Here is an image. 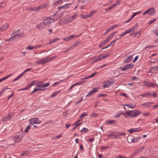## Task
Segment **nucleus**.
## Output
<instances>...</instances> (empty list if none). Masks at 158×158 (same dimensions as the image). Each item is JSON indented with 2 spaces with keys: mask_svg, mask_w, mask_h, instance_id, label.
Wrapping results in <instances>:
<instances>
[{
  "mask_svg": "<svg viewBox=\"0 0 158 158\" xmlns=\"http://www.w3.org/2000/svg\"><path fill=\"white\" fill-rule=\"evenodd\" d=\"M141 113V112L139 111L138 110H134L127 112L124 113L123 115L126 117H127V115L129 117L132 118L136 117Z\"/></svg>",
  "mask_w": 158,
  "mask_h": 158,
  "instance_id": "f257e3e1",
  "label": "nucleus"
},
{
  "mask_svg": "<svg viewBox=\"0 0 158 158\" xmlns=\"http://www.w3.org/2000/svg\"><path fill=\"white\" fill-rule=\"evenodd\" d=\"M23 135H22L19 134L16 135L13 138V140L15 142L19 143L20 142L23 138Z\"/></svg>",
  "mask_w": 158,
  "mask_h": 158,
  "instance_id": "f03ea898",
  "label": "nucleus"
},
{
  "mask_svg": "<svg viewBox=\"0 0 158 158\" xmlns=\"http://www.w3.org/2000/svg\"><path fill=\"white\" fill-rule=\"evenodd\" d=\"M29 123L31 124L40 123L41 121L37 118H31L29 120Z\"/></svg>",
  "mask_w": 158,
  "mask_h": 158,
  "instance_id": "7ed1b4c3",
  "label": "nucleus"
},
{
  "mask_svg": "<svg viewBox=\"0 0 158 158\" xmlns=\"http://www.w3.org/2000/svg\"><path fill=\"white\" fill-rule=\"evenodd\" d=\"M14 115L12 113L9 114L7 116L3 117L2 118L3 122H7L9 121L11 118L13 117Z\"/></svg>",
  "mask_w": 158,
  "mask_h": 158,
  "instance_id": "20e7f679",
  "label": "nucleus"
},
{
  "mask_svg": "<svg viewBox=\"0 0 158 158\" xmlns=\"http://www.w3.org/2000/svg\"><path fill=\"white\" fill-rule=\"evenodd\" d=\"M140 96L143 97H146L147 96H153L154 98H156L157 97V94L155 92L153 94L151 92H148L143 94H141Z\"/></svg>",
  "mask_w": 158,
  "mask_h": 158,
  "instance_id": "39448f33",
  "label": "nucleus"
},
{
  "mask_svg": "<svg viewBox=\"0 0 158 158\" xmlns=\"http://www.w3.org/2000/svg\"><path fill=\"white\" fill-rule=\"evenodd\" d=\"M133 66L134 65L132 64H128L123 66L122 70L123 71H124L126 70H127L129 69L132 68Z\"/></svg>",
  "mask_w": 158,
  "mask_h": 158,
  "instance_id": "423d86ee",
  "label": "nucleus"
},
{
  "mask_svg": "<svg viewBox=\"0 0 158 158\" xmlns=\"http://www.w3.org/2000/svg\"><path fill=\"white\" fill-rule=\"evenodd\" d=\"M144 148V147H142L139 148L135 149L134 150V152L133 153L134 155H136L140 153L143 151V150Z\"/></svg>",
  "mask_w": 158,
  "mask_h": 158,
  "instance_id": "0eeeda50",
  "label": "nucleus"
},
{
  "mask_svg": "<svg viewBox=\"0 0 158 158\" xmlns=\"http://www.w3.org/2000/svg\"><path fill=\"white\" fill-rule=\"evenodd\" d=\"M148 14L150 15H153L156 12L155 9L153 8H151L148 9Z\"/></svg>",
  "mask_w": 158,
  "mask_h": 158,
  "instance_id": "6e6552de",
  "label": "nucleus"
},
{
  "mask_svg": "<svg viewBox=\"0 0 158 158\" xmlns=\"http://www.w3.org/2000/svg\"><path fill=\"white\" fill-rule=\"evenodd\" d=\"M98 90L96 88H93L91 91L89 92V94L86 95V97H90L94 93L98 92Z\"/></svg>",
  "mask_w": 158,
  "mask_h": 158,
  "instance_id": "1a4fd4ad",
  "label": "nucleus"
},
{
  "mask_svg": "<svg viewBox=\"0 0 158 158\" xmlns=\"http://www.w3.org/2000/svg\"><path fill=\"white\" fill-rule=\"evenodd\" d=\"M127 140L129 143H131L132 142L135 143L136 142L137 140L136 139L132 136L129 137L127 138Z\"/></svg>",
  "mask_w": 158,
  "mask_h": 158,
  "instance_id": "9d476101",
  "label": "nucleus"
},
{
  "mask_svg": "<svg viewBox=\"0 0 158 158\" xmlns=\"http://www.w3.org/2000/svg\"><path fill=\"white\" fill-rule=\"evenodd\" d=\"M9 24L7 23L5 24L2 27H0V30L4 31L6 30L8 27Z\"/></svg>",
  "mask_w": 158,
  "mask_h": 158,
  "instance_id": "9b49d317",
  "label": "nucleus"
},
{
  "mask_svg": "<svg viewBox=\"0 0 158 158\" xmlns=\"http://www.w3.org/2000/svg\"><path fill=\"white\" fill-rule=\"evenodd\" d=\"M94 12L93 11L91 12V13L85 15H81V17L83 19H85L88 18L92 16L94 14Z\"/></svg>",
  "mask_w": 158,
  "mask_h": 158,
  "instance_id": "f8f14e48",
  "label": "nucleus"
},
{
  "mask_svg": "<svg viewBox=\"0 0 158 158\" xmlns=\"http://www.w3.org/2000/svg\"><path fill=\"white\" fill-rule=\"evenodd\" d=\"M75 36L76 35H72L70 36L64 38L63 40L65 41H69L72 38L75 37Z\"/></svg>",
  "mask_w": 158,
  "mask_h": 158,
  "instance_id": "ddd939ff",
  "label": "nucleus"
},
{
  "mask_svg": "<svg viewBox=\"0 0 158 158\" xmlns=\"http://www.w3.org/2000/svg\"><path fill=\"white\" fill-rule=\"evenodd\" d=\"M49 58H50V57H48L45 58L44 59H40L41 61V64H44L50 61V60H48V59Z\"/></svg>",
  "mask_w": 158,
  "mask_h": 158,
  "instance_id": "4468645a",
  "label": "nucleus"
},
{
  "mask_svg": "<svg viewBox=\"0 0 158 158\" xmlns=\"http://www.w3.org/2000/svg\"><path fill=\"white\" fill-rule=\"evenodd\" d=\"M25 35V34H24L22 32L20 34H17L14 35L13 36V37L14 38H19L20 37H23Z\"/></svg>",
  "mask_w": 158,
  "mask_h": 158,
  "instance_id": "2eb2a0df",
  "label": "nucleus"
},
{
  "mask_svg": "<svg viewBox=\"0 0 158 158\" xmlns=\"http://www.w3.org/2000/svg\"><path fill=\"white\" fill-rule=\"evenodd\" d=\"M48 3H44L43 4H42L39 6H38V8L39 10H41L43 9H44L48 5V4H47Z\"/></svg>",
  "mask_w": 158,
  "mask_h": 158,
  "instance_id": "dca6fc26",
  "label": "nucleus"
},
{
  "mask_svg": "<svg viewBox=\"0 0 158 158\" xmlns=\"http://www.w3.org/2000/svg\"><path fill=\"white\" fill-rule=\"evenodd\" d=\"M43 22L45 25H48L51 24V20L50 19H45L44 20Z\"/></svg>",
  "mask_w": 158,
  "mask_h": 158,
  "instance_id": "f3484780",
  "label": "nucleus"
},
{
  "mask_svg": "<svg viewBox=\"0 0 158 158\" xmlns=\"http://www.w3.org/2000/svg\"><path fill=\"white\" fill-rule=\"evenodd\" d=\"M45 24H44V22H43L40 23H39L37 25V27L39 29H42L44 27Z\"/></svg>",
  "mask_w": 158,
  "mask_h": 158,
  "instance_id": "a211bd4d",
  "label": "nucleus"
},
{
  "mask_svg": "<svg viewBox=\"0 0 158 158\" xmlns=\"http://www.w3.org/2000/svg\"><path fill=\"white\" fill-rule=\"evenodd\" d=\"M132 56H130L124 60V63H126L129 62L132 60Z\"/></svg>",
  "mask_w": 158,
  "mask_h": 158,
  "instance_id": "6ab92c4d",
  "label": "nucleus"
},
{
  "mask_svg": "<svg viewBox=\"0 0 158 158\" xmlns=\"http://www.w3.org/2000/svg\"><path fill=\"white\" fill-rule=\"evenodd\" d=\"M113 82H110V81H107L105 83V84L103 85V87L104 88H107L109 86H110L112 84Z\"/></svg>",
  "mask_w": 158,
  "mask_h": 158,
  "instance_id": "aec40b11",
  "label": "nucleus"
},
{
  "mask_svg": "<svg viewBox=\"0 0 158 158\" xmlns=\"http://www.w3.org/2000/svg\"><path fill=\"white\" fill-rule=\"evenodd\" d=\"M151 70L152 71L151 72H156L157 71H158V66H155L152 67H151Z\"/></svg>",
  "mask_w": 158,
  "mask_h": 158,
  "instance_id": "412c9836",
  "label": "nucleus"
},
{
  "mask_svg": "<svg viewBox=\"0 0 158 158\" xmlns=\"http://www.w3.org/2000/svg\"><path fill=\"white\" fill-rule=\"evenodd\" d=\"M152 104L153 103L150 102H148L145 103H144L142 104V106H146V107H151V104Z\"/></svg>",
  "mask_w": 158,
  "mask_h": 158,
  "instance_id": "4be33fe9",
  "label": "nucleus"
},
{
  "mask_svg": "<svg viewBox=\"0 0 158 158\" xmlns=\"http://www.w3.org/2000/svg\"><path fill=\"white\" fill-rule=\"evenodd\" d=\"M73 21V19L71 17H69L64 20V22L66 23H70Z\"/></svg>",
  "mask_w": 158,
  "mask_h": 158,
  "instance_id": "5701e85b",
  "label": "nucleus"
},
{
  "mask_svg": "<svg viewBox=\"0 0 158 158\" xmlns=\"http://www.w3.org/2000/svg\"><path fill=\"white\" fill-rule=\"evenodd\" d=\"M114 123H116V121H114L112 120H109L106 121V124H111Z\"/></svg>",
  "mask_w": 158,
  "mask_h": 158,
  "instance_id": "b1692460",
  "label": "nucleus"
},
{
  "mask_svg": "<svg viewBox=\"0 0 158 158\" xmlns=\"http://www.w3.org/2000/svg\"><path fill=\"white\" fill-rule=\"evenodd\" d=\"M70 4L69 3H68V4H66L63 6H61L60 7H58V9L59 10H60V9H64V8H67L68 7L67 6V5H70Z\"/></svg>",
  "mask_w": 158,
  "mask_h": 158,
  "instance_id": "393cba45",
  "label": "nucleus"
},
{
  "mask_svg": "<svg viewBox=\"0 0 158 158\" xmlns=\"http://www.w3.org/2000/svg\"><path fill=\"white\" fill-rule=\"evenodd\" d=\"M59 40V39L58 38H57L56 39H54L53 40H51L49 42L48 44H50L52 43H54Z\"/></svg>",
  "mask_w": 158,
  "mask_h": 158,
  "instance_id": "a878e982",
  "label": "nucleus"
},
{
  "mask_svg": "<svg viewBox=\"0 0 158 158\" xmlns=\"http://www.w3.org/2000/svg\"><path fill=\"white\" fill-rule=\"evenodd\" d=\"M139 131V130H137V128H133L130 129L129 130L128 132H130V134H131L133 132L138 131Z\"/></svg>",
  "mask_w": 158,
  "mask_h": 158,
  "instance_id": "bb28decb",
  "label": "nucleus"
},
{
  "mask_svg": "<svg viewBox=\"0 0 158 158\" xmlns=\"http://www.w3.org/2000/svg\"><path fill=\"white\" fill-rule=\"evenodd\" d=\"M37 87H38L40 90H45L43 85H37Z\"/></svg>",
  "mask_w": 158,
  "mask_h": 158,
  "instance_id": "cd10ccee",
  "label": "nucleus"
},
{
  "mask_svg": "<svg viewBox=\"0 0 158 158\" xmlns=\"http://www.w3.org/2000/svg\"><path fill=\"white\" fill-rule=\"evenodd\" d=\"M141 11H139V12H135L134 13V15H132L131 17V19H132L135 16H136V15H138V14H139L141 12Z\"/></svg>",
  "mask_w": 158,
  "mask_h": 158,
  "instance_id": "c85d7f7f",
  "label": "nucleus"
},
{
  "mask_svg": "<svg viewBox=\"0 0 158 158\" xmlns=\"http://www.w3.org/2000/svg\"><path fill=\"white\" fill-rule=\"evenodd\" d=\"M154 47H155V46L151 45H147L145 47L144 49L145 50H146L147 48L151 49V48H154Z\"/></svg>",
  "mask_w": 158,
  "mask_h": 158,
  "instance_id": "c756f323",
  "label": "nucleus"
},
{
  "mask_svg": "<svg viewBox=\"0 0 158 158\" xmlns=\"http://www.w3.org/2000/svg\"><path fill=\"white\" fill-rule=\"evenodd\" d=\"M35 81H32L27 86L28 88L31 87L33 85H35Z\"/></svg>",
  "mask_w": 158,
  "mask_h": 158,
  "instance_id": "7c9ffc66",
  "label": "nucleus"
},
{
  "mask_svg": "<svg viewBox=\"0 0 158 158\" xmlns=\"http://www.w3.org/2000/svg\"><path fill=\"white\" fill-rule=\"evenodd\" d=\"M59 92L60 91H58L54 92L52 95H51V98H53L54 97L56 96L59 93Z\"/></svg>",
  "mask_w": 158,
  "mask_h": 158,
  "instance_id": "2f4dec72",
  "label": "nucleus"
},
{
  "mask_svg": "<svg viewBox=\"0 0 158 158\" xmlns=\"http://www.w3.org/2000/svg\"><path fill=\"white\" fill-rule=\"evenodd\" d=\"M31 125H29V126L27 127L26 130L24 131L25 133L27 132L29 130H30V128H31Z\"/></svg>",
  "mask_w": 158,
  "mask_h": 158,
  "instance_id": "473e14b6",
  "label": "nucleus"
},
{
  "mask_svg": "<svg viewBox=\"0 0 158 158\" xmlns=\"http://www.w3.org/2000/svg\"><path fill=\"white\" fill-rule=\"evenodd\" d=\"M156 85H157L153 83H150L148 84V87H155Z\"/></svg>",
  "mask_w": 158,
  "mask_h": 158,
  "instance_id": "72a5a7b5",
  "label": "nucleus"
},
{
  "mask_svg": "<svg viewBox=\"0 0 158 158\" xmlns=\"http://www.w3.org/2000/svg\"><path fill=\"white\" fill-rule=\"evenodd\" d=\"M38 8V7H33L31 8L30 9V10L31 11H36L37 10H39Z\"/></svg>",
  "mask_w": 158,
  "mask_h": 158,
  "instance_id": "f704fd0d",
  "label": "nucleus"
},
{
  "mask_svg": "<svg viewBox=\"0 0 158 158\" xmlns=\"http://www.w3.org/2000/svg\"><path fill=\"white\" fill-rule=\"evenodd\" d=\"M125 106H127L130 108H134L135 106V105H133L132 104H131V105L126 104V105H125Z\"/></svg>",
  "mask_w": 158,
  "mask_h": 158,
  "instance_id": "c9c22d12",
  "label": "nucleus"
},
{
  "mask_svg": "<svg viewBox=\"0 0 158 158\" xmlns=\"http://www.w3.org/2000/svg\"><path fill=\"white\" fill-rule=\"evenodd\" d=\"M88 131L89 130L88 129L85 128H84L81 130V131L84 133H86L88 132Z\"/></svg>",
  "mask_w": 158,
  "mask_h": 158,
  "instance_id": "e433bc0d",
  "label": "nucleus"
},
{
  "mask_svg": "<svg viewBox=\"0 0 158 158\" xmlns=\"http://www.w3.org/2000/svg\"><path fill=\"white\" fill-rule=\"evenodd\" d=\"M85 81H81V82H77L76 83H75V84H74V85H82L85 82Z\"/></svg>",
  "mask_w": 158,
  "mask_h": 158,
  "instance_id": "4c0bfd02",
  "label": "nucleus"
},
{
  "mask_svg": "<svg viewBox=\"0 0 158 158\" xmlns=\"http://www.w3.org/2000/svg\"><path fill=\"white\" fill-rule=\"evenodd\" d=\"M27 49L31 50L34 49V46H33L32 45H29L27 47Z\"/></svg>",
  "mask_w": 158,
  "mask_h": 158,
  "instance_id": "58836bf2",
  "label": "nucleus"
},
{
  "mask_svg": "<svg viewBox=\"0 0 158 158\" xmlns=\"http://www.w3.org/2000/svg\"><path fill=\"white\" fill-rule=\"evenodd\" d=\"M111 39L110 38V37H109V36H108L104 40V41L106 42V43H107Z\"/></svg>",
  "mask_w": 158,
  "mask_h": 158,
  "instance_id": "ea45409f",
  "label": "nucleus"
},
{
  "mask_svg": "<svg viewBox=\"0 0 158 158\" xmlns=\"http://www.w3.org/2000/svg\"><path fill=\"white\" fill-rule=\"evenodd\" d=\"M118 26V25L117 24L114 25L113 26H112L111 27L109 28L111 30H112L113 29L116 27Z\"/></svg>",
  "mask_w": 158,
  "mask_h": 158,
  "instance_id": "a19ab883",
  "label": "nucleus"
},
{
  "mask_svg": "<svg viewBox=\"0 0 158 158\" xmlns=\"http://www.w3.org/2000/svg\"><path fill=\"white\" fill-rule=\"evenodd\" d=\"M106 94H99L98 95V98H100L101 97H105L106 96Z\"/></svg>",
  "mask_w": 158,
  "mask_h": 158,
  "instance_id": "79ce46f5",
  "label": "nucleus"
},
{
  "mask_svg": "<svg viewBox=\"0 0 158 158\" xmlns=\"http://www.w3.org/2000/svg\"><path fill=\"white\" fill-rule=\"evenodd\" d=\"M87 114H86L85 113H82L81 115L80 116V118H81L84 117L85 116H87Z\"/></svg>",
  "mask_w": 158,
  "mask_h": 158,
  "instance_id": "37998d69",
  "label": "nucleus"
},
{
  "mask_svg": "<svg viewBox=\"0 0 158 158\" xmlns=\"http://www.w3.org/2000/svg\"><path fill=\"white\" fill-rule=\"evenodd\" d=\"M73 48V46H71L70 48H68L66 50H65L64 51V52H67L69 51V50H71Z\"/></svg>",
  "mask_w": 158,
  "mask_h": 158,
  "instance_id": "c03bdc74",
  "label": "nucleus"
},
{
  "mask_svg": "<svg viewBox=\"0 0 158 158\" xmlns=\"http://www.w3.org/2000/svg\"><path fill=\"white\" fill-rule=\"evenodd\" d=\"M39 90H40L38 88H35L34 89V90L33 91L32 93H34L38 91Z\"/></svg>",
  "mask_w": 158,
  "mask_h": 158,
  "instance_id": "a18cd8bd",
  "label": "nucleus"
},
{
  "mask_svg": "<svg viewBox=\"0 0 158 158\" xmlns=\"http://www.w3.org/2000/svg\"><path fill=\"white\" fill-rule=\"evenodd\" d=\"M49 85H50V84L49 83H45L43 85L44 87V88L45 87H48Z\"/></svg>",
  "mask_w": 158,
  "mask_h": 158,
  "instance_id": "49530a36",
  "label": "nucleus"
},
{
  "mask_svg": "<svg viewBox=\"0 0 158 158\" xmlns=\"http://www.w3.org/2000/svg\"><path fill=\"white\" fill-rule=\"evenodd\" d=\"M31 70V69H25L23 72V73L24 74L26 73L27 72Z\"/></svg>",
  "mask_w": 158,
  "mask_h": 158,
  "instance_id": "de8ad7c7",
  "label": "nucleus"
},
{
  "mask_svg": "<svg viewBox=\"0 0 158 158\" xmlns=\"http://www.w3.org/2000/svg\"><path fill=\"white\" fill-rule=\"evenodd\" d=\"M109 56V55H106L102 57H101V60H102L103 59H105L108 57Z\"/></svg>",
  "mask_w": 158,
  "mask_h": 158,
  "instance_id": "09e8293b",
  "label": "nucleus"
},
{
  "mask_svg": "<svg viewBox=\"0 0 158 158\" xmlns=\"http://www.w3.org/2000/svg\"><path fill=\"white\" fill-rule=\"evenodd\" d=\"M109 56V55H106L102 57H101V60H102L103 59H105L108 57Z\"/></svg>",
  "mask_w": 158,
  "mask_h": 158,
  "instance_id": "8fccbe9b",
  "label": "nucleus"
},
{
  "mask_svg": "<svg viewBox=\"0 0 158 158\" xmlns=\"http://www.w3.org/2000/svg\"><path fill=\"white\" fill-rule=\"evenodd\" d=\"M109 56V55H106L102 57H101V60H102L103 59H105L108 57Z\"/></svg>",
  "mask_w": 158,
  "mask_h": 158,
  "instance_id": "3c124183",
  "label": "nucleus"
},
{
  "mask_svg": "<svg viewBox=\"0 0 158 158\" xmlns=\"http://www.w3.org/2000/svg\"><path fill=\"white\" fill-rule=\"evenodd\" d=\"M42 46L41 45H37L36 46H34V49L38 48L41 47Z\"/></svg>",
  "mask_w": 158,
  "mask_h": 158,
  "instance_id": "603ef678",
  "label": "nucleus"
},
{
  "mask_svg": "<svg viewBox=\"0 0 158 158\" xmlns=\"http://www.w3.org/2000/svg\"><path fill=\"white\" fill-rule=\"evenodd\" d=\"M24 74L23 73V72L20 75H19L17 77L18 78V79H19Z\"/></svg>",
  "mask_w": 158,
  "mask_h": 158,
  "instance_id": "864d4df0",
  "label": "nucleus"
},
{
  "mask_svg": "<svg viewBox=\"0 0 158 158\" xmlns=\"http://www.w3.org/2000/svg\"><path fill=\"white\" fill-rule=\"evenodd\" d=\"M24 74L23 73V72L20 75H19L17 77L18 78V79H19Z\"/></svg>",
  "mask_w": 158,
  "mask_h": 158,
  "instance_id": "5fc2aeb1",
  "label": "nucleus"
},
{
  "mask_svg": "<svg viewBox=\"0 0 158 158\" xmlns=\"http://www.w3.org/2000/svg\"><path fill=\"white\" fill-rule=\"evenodd\" d=\"M114 35L115 34L113 33V32H112L108 36L109 37H110V38L111 39L113 37Z\"/></svg>",
  "mask_w": 158,
  "mask_h": 158,
  "instance_id": "6e6d98bb",
  "label": "nucleus"
},
{
  "mask_svg": "<svg viewBox=\"0 0 158 158\" xmlns=\"http://www.w3.org/2000/svg\"><path fill=\"white\" fill-rule=\"evenodd\" d=\"M110 30H111L110 29V28H108V29H107L105 32L103 34V35H106L107 33L109 32Z\"/></svg>",
  "mask_w": 158,
  "mask_h": 158,
  "instance_id": "4d7b16f0",
  "label": "nucleus"
},
{
  "mask_svg": "<svg viewBox=\"0 0 158 158\" xmlns=\"http://www.w3.org/2000/svg\"><path fill=\"white\" fill-rule=\"evenodd\" d=\"M12 75V74H9V75H8V76H6V77H3V78L4 79V80H5L6 79H7L9 77H10Z\"/></svg>",
  "mask_w": 158,
  "mask_h": 158,
  "instance_id": "13d9d810",
  "label": "nucleus"
},
{
  "mask_svg": "<svg viewBox=\"0 0 158 158\" xmlns=\"http://www.w3.org/2000/svg\"><path fill=\"white\" fill-rule=\"evenodd\" d=\"M156 59H152L150 60V62L151 63H154L156 62Z\"/></svg>",
  "mask_w": 158,
  "mask_h": 158,
  "instance_id": "bf43d9fd",
  "label": "nucleus"
},
{
  "mask_svg": "<svg viewBox=\"0 0 158 158\" xmlns=\"http://www.w3.org/2000/svg\"><path fill=\"white\" fill-rule=\"evenodd\" d=\"M97 73V72H94V73H93L91 75L89 76H90V77L91 78V77H94Z\"/></svg>",
  "mask_w": 158,
  "mask_h": 158,
  "instance_id": "052dcab7",
  "label": "nucleus"
},
{
  "mask_svg": "<svg viewBox=\"0 0 158 158\" xmlns=\"http://www.w3.org/2000/svg\"><path fill=\"white\" fill-rule=\"evenodd\" d=\"M91 116L94 117H96L97 116V114L96 113H93L91 114Z\"/></svg>",
  "mask_w": 158,
  "mask_h": 158,
  "instance_id": "680f3d73",
  "label": "nucleus"
},
{
  "mask_svg": "<svg viewBox=\"0 0 158 158\" xmlns=\"http://www.w3.org/2000/svg\"><path fill=\"white\" fill-rule=\"evenodd\" d=\"M126 35V34L125 32H123L122 34H120L119 35V37H120V38H119V39H120L122 37V36H124L125 35Z\"/></svg>",
  "mask_w": 158,
  "mask_h": 158,
  "instance_id": "e2e57ef3",
  "label": "nucleus"
},
{
  "mask_svg": "<svg viewBox=\"0 0 158 158\" xmlns=\"http://www.w3.org/2000/svg\"><path fill=\"white\" fill-rule=\"evenodd\" d=\"M89 78H90L89 76H86V77H84V78H82L81 79L82 80H84V79H87Z\"/></svg>",
  "mask_w": 158,
  "mask_h": 158,
  "instance_id": "0e129e2a",
  "label": "nucleus"
},
{
  "mask_svg": "<svg viewBox=\"0 0 158 158\" xmlns=\"http://www.w3.org/2000/svg\"><path fill=\"white\" fill-rule=\"evenodd\" d=\"M53 121L52 120H50L47 122L45 123V124H47L49 123H52L53 122Z\"/></svg>",
  "mask_w": 158,
  "mask_h": 158,
  "instance_id": "69168bd1",
  "label": "nucleus"
},
{
  "mask_svg": "<svg viewBox=\"0 0 158 158\" xmlns=\"http://www.w3.org/2000/svg\"><path fill=\"white\" fill-rule=\"evenodd\" d=\"M20 31V30L19 29L18 30H17L16 31H13V32L12 34L15 33H19Z\"/></svg>",
  "mask_w": 158,
  "mask_h": 158,
  "instance_id": "338daca9",
  "label": "nucleus"
},
{
  "mask_svg": "<svg viewBox=\"0 0 158 158\" xmlns=\"http://www.w3.org/2000/svg\"><path fill=\"white\" fill-rule=\"evenodd\" d=\"M77 16V15H74L72 16V17H71V18L73 19V21L75 19Z\"/></svg>",
  "mask_w": 158,
  "mask_h": 158,
  "instance_id": "774afa93",
  "label": "nucleus"
}]
</instances>
